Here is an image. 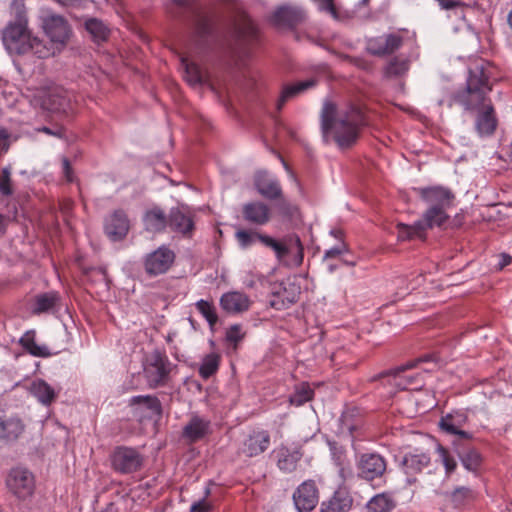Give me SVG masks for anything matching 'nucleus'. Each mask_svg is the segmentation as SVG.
Returning a JSON list of instances; mask_svg holds the SVG:
<instances>
[{
	"label": "nucleus",
	"mask_w": 512,
	"mask_h": 512,
	"mask_svg": "<svg viewBox=\"0 0 512 512\" xmlns=\"http://www.w3.org/2000/svg\"><path fill=\"white\" fill-rule=\"evenodd\" d=\"M500 258H501V260L498 264L499 269H503L504 267L508 266L512 262V256H510L506 253H502L500 255Z\"/></svg>",
	"instance_id": "774afa93"
},
{
	"label": "nucleus",
	"mask_w": 512,
	"mask_h": 512,
	"mask_svg": "<svg viewBox=\"0 0 512 512\" xmlns=\"http://www.w3.org/2000/svg\"><path fill=\"white\" fill-rule=\"evenodd\" d=\"M427 229L430 228L428 227V222L423 217L412 225L397 224L398 238L400 240L425 239Z\"/></svg>",
	"instance_id": "473e14b6"
},
{
	"label": "nucleus",
	"mask_w": 512,
	"mask_h": 512,
	"mask_svg": "<svg viewBox=\"0 0 512 512\" xmlns=\"http://www.w3.org/2000/svg\"><path fill=\"white\" fill-rule=\"evenodd\" d=\"M38 130L43 132V133H46L48 135H52V136L59 137V138H62L63 134H64L62 128H58L56 130H52L49 127L43 126V127L39 128Z\"/></svg>",
	"instance_id": "0e129e2a"
},
{
	"label": "nucleus",
	"mask_w": 512,
	"mask_h": 512,
	"mask_svg": "<svg viewBox=\"0 0 512 512\" xmlns=\"http://www.w3.org/2000/svg\"><path fill=\"white\" fill-rule=\"evenodd\" d=\"M271 437L267 430L254 429L243 439L238 453L245 457H257L270 446Z\"/></svg>",
	"instance_id": "ddd939ff"
},
{
	"label": "nucleus",
	"mask_w": 512,
	"mask_h": 512,
	"mask_svg": "<svg viewBox=\"0 0 512 512\" xmlns=\"http://www.w3.org/2000/svg\"><path fill=\"white\" fill-rule=\"evenodd\" d=\"M254 186L257 192L267 200H278L280 209L287 210L289 204L283 198V191L279 181L265 171H259L254 176Z\"/></svg>",
	"instance_id": "f8f14e48"
},
{
	"label": "nucleus",
	"mask_w": 512,
	"mask_h": 512,
	"mask_svg": "<svg viewBox=\"0 0 512 512\" xmlns=\"http://www.w3.org/2000/svg\"><path fill=\"white\" fill-rule=\"evenodd\" d=\"M6 487L19 499L31 496L35 489L34 475L26 468H12L6 476Z\"/></svg>",
	"instance_id": "9d476101"
},
{
	"label": "nucleus",
	"mask_w": 512,
	"mask_h": 512,
	"mask_svg": "<svg viewBox=\"0 0 512 512\" xmlns=\"http://www.w3.org/2000/svg\"><path fill=\"white\" fill-rule=\"evenodd\" d=\"M467 421V416L463 413L447 414L443 416L439 422L442 431L456 436L454 441H471L472 435L464 430L462 427Z\"/></svg>",
	"instance_id": "5701e85b"
},
{
	"label": "nucleus",
	"mask_w": 512,
	"mask_h": 512,
	"mask_svg": "<svg viewBox=\"0 0 512 512\" xmlns=\"http://www.w3.org/2000/svg\"><path fill=\"white\" fill-rule=\"evenodd\" d=\"M356 467L360 478L373 481L384 476L387 462L378 453H363L358 457Z\"/></svg>",
	"instance_id": "9b49d317"
},
{
	"label": "nucleus",
	"mask_w": 512,
	"mask_h": 512,
	"mask_svg": "<svg viewBox=\"0 0 512 512\" xmlns=\"http://www.w3.org/2000/svg\"><path fill=\"white\" fill-rule=\"evenodd\" d=\"M257 240H259L261 243H263L265 246L267 247H272L273 245H275V239H273L272 237L268 236V235H264V234H261L258 232V236H257Z\"/></svg>",
	"instance_id": "338daca9"
},
{
	"label": "nucleus",
	"mask_w": 512,
	"mask_h": 512,
	"mask_svg": "<svg viewBox=\"0 0 512 512\" xmlns=\"http://www.w3.org/2000/svg\"><path fill=\"white\" fill-rule=\"evenodd\" d=\"M259 41V30L254 22L244 17L236 30V42L242 51H250Z\"/></svg>",
	"instance_id": "393cba45"
},
{
	"label": "nucleus",
	"mask_w": 512,
	"mask_h": 512,
	"mask_svg": "<svg viewBox=\"0 0 512 512\" xmlns=\"http://www.w3.org/2000/svg\"><path fill=\"white\" fill-rule=\"evenodd\" d=\"M440 7L445 10H452L457 7H462L464 4L458 0H437Z\"/></svg>",
	"instance_id": "052dcab7"
},
{
	"label": "nucleus",
	"mask_w": 512,
	"mask_h": 512,
	"mask_svg": "<svg viewBox=\"0 0 512 512\" xmlns=\"http://www.w3.org/2000/svg\"><path fill=\"white\" fill-rule=\"evenodd\" d=\"M173 3L182 8H190L196 12L197 8L194 7L195 0H172Z\"/></svg>",
	"instance_id": "69168bd1"
},
{
	"label": "nucleus",
	"mask_w": 512,
	"mask_h": 512,
	"mask_svg": "<svg viewBox=\"0 0 512 512\" xmlns=\"http://www.w3.org/2000/svg\"><path fill=\"white\" fill-rule=\"evenodd\" d=\"M113 470L120 474H132L144 464V456L138 449L129 446H116L110 455Z\"/></svg>",
	"instance_id": "0eeeda50"
},
{
	"label": "nucleus",
	"mask_w": 512,
	"mask_h": 512,
	"mask_svg": "<svg viewBox=\"0 0 512 512\" xmlns=\"http://www.w3.org/2000/svg\"><path fill=\"white\" fill-rule=\"evenodd\" d=\"M332 459L339 468V473L343 479L351 475V470L347 465V456L344 448L336 442H328Z\"/></svg>",
	"instance_id": "4c0bfd02"
},
{
	"label": "nucleus",
	"mask_w": 512,
	"mask_h": 512,
	"mask_svg": "<svg viewBox=\"0 0 512 512\" xmlns=\"http://www.w3.org/2000/svg\"><path fill=\"white\" fill-rule=\"evenodd\" d=\"M301 288L290 280L281 282L272 292L270 305L276 310H283L295 304L300 297Z\"/></svg>",
	"instance_id": "2eb2a0df"
},
{
	"label": "nucleus",
	"mask_w": 512,
	"mask_h": 512,
	"mask_svg": "<svg viewBox=\"0 0 512 512\" xmlns=\"http://www.w3.org/2000/svg\"><path fill=\"white\" fill-rule=\"evenodd\" d=\"M62 171L63 175L67 182H73L74 180V173L73 168L71 166V163L68 158L64 157L62 159Z\"/></svg>",
	"instance_id": "13d9d810"
},
{
	"label": "nucleus",
	"mask_w": 512,
	"mask_h": 512,
	"mask_svg": "<svg viewBox=\"0 0 512 512\" xmlns=\"http://www.w3.org/2000/svg\"><path fill=\"white\" fill-rule=\"evenodd\" d=\"M209 494H210V490L206 489L205 497L203 499H200V500L194 502L191 505L189 512H212L214 509V506L210 501H208L206 499Z\"/></svg>",
	"instance_id": "5fc2aeb1"
},
{
	"label": "nucleus",
	"mask_w": 512,
	"mask_h": 512,
	"mask_svg": "<svg viewBox=\"0 0 512 512\" xmlns=\"http://www.w3.org/2000/svg\"><path fill=\"white\" fill-rule=\"evenodd\" d=\"M346 252H348V246L345 242L341 241L335 247H332L325 251L324 260L340 258Z\"/></svg>",
	"instance_id": "6e6d98bb"
},
{
	"label": "nucleus",
	"mask_w": 512,
	"mask_h": 512,
	"mask_svg": "<svg viewBox=\"0 0 512 512\" xmlns=\"http://www.w3.org/2000/svg\"><path fill=\"white\" fill-rule=\"evenodd\" d=\"M176 373L177 365L169 360L164 351L155 349L146 358L144 376L150 388L167 386Z\"/></svg>",
	"instance_id": "39448f33"
},
{
	"label": "nucleus",
	"mask_w": 512,
	"mask_h": 512,
	"mask_svg": "<svg viewBox=\"0 0 512 512\" xmlns=\"http://www.w3.org/2000/svg\"><path fill=\"white\" fill-rule=\"evenodd\" d=\"M176 255L172 249L162 245L143 258V268L149 277L167 273L175 262Z\"/></svg>",
	"instance_id": "1a4fd4ad"
},
{
	"label": "nucleus",
	"mask_w": 512,
	"mask_h": 512,
	"mask_svg": "<svg viewBox=\"0 0 512 512\" xmlns=\"http://www.w3.org/2000/svg\"><path fill=\"white\" fill-rule=\"evenodd\" d=\"M353 499L345 490L336 491L333 496L321 504V512H348Z\"/></svg>",
	"instance_id": "7c9ffc66"
},
{
	"label": "nucleus",
	"mask_w": 512,
	"mask_h": 512,
	"mask_svg": "<svg viewBox=\"0 0 512 512\" xmlns=\"http://www.w3.org/2000/svg\"><path fill=\"white\" fill-rule=\"evenodd\" d=\"M87 274H95L101 277L103 281H108V275L106 268L104 267H97V268H91L86 271Z\"/></svg>",
	"instance_id": "e2e57ef3"
},
{
	"label": "nucleus",
	"mask_w": 512,
	"mask_h": 512,
	"mask_svg": "<svg viewBox=\"0 0 512 512\" xmlns=\"http://www.w3.org/2000/svg\"><path fill=\"white\" fill-rule=\"evenodd\" d=\"M33 53L40 59L48 58L54 55L57 51H51L42 40L37 37H31L29 41V47L27 49V53Z\"/></svg>",
	"instance_id": "09e8293b"
},
{
	"label": "nucleus",
	"mask_w": 512,
	"mask_h": 512,
	"mask_svg": "<svg viewBox=\"0 0 512 512\" xmlns=\"http://www.w3.org/2000/svg\"><path fill=\"white\" fill-rule=\"evenodd\" d=\"M433 360V356L430 354L418 357L412 361H408L406 364L401 365L395 369H391L388 371H383L375 376H373L370 381L374 382L377 380H381L387 377H392L393 385L399 387L400 389H409L413 386L416 388V385L419 384V374L402 377L401 374L405 371L417 367L420 363L429 362Z\"/></svg>",
	"instance_id": "6e6552de"
},
{
	"label": "nucleus",
	"mask_w": 512,
	"mask_h": 512,
	"mask_svg": "<svg viewBox=\"0 0 512 512\" xmlns=\"http://www.w3.org/2000/svg\"><path fill=\"white\" fill-rule=\"evenodd\" d=\"M0 193L3 196H10L13 193L10 167L0 170Z\"/></svg>",
	"instance_id": "603ef678"
},
{
	"label": "nucleus",
	"mask_w": 512,
	"mask_h": 512,
	"mask_svg": "<svg viewBox=\"0 0 512 512\" xmlns=\"http://www.w3.org/2000/svg\"><path fill=\"white\" fill-rule=\"evenodd\" d=\"M129 403L130 405L144 404L155 415H162V405L156 396H134L130 399Z\"/></svg>",
	"instance_id": "c03bdc74"
},
{
	"label": "nucleus",
	"mask_w": 512,
	"mask_h": 512,
	"mask_svg": "<svg viewBox=\"0 0 512 512\" xmlns=\"http://www.w3.org/2000/svg\"><path fill=\"white\" fill-rule=\"evenodd\" d=\"M371 512H390L394 508L392 499L386 494L374 496L367 504Z\"/></svg>",
	"instance_id": "37998d69"
},
{
	"label": "nucleus",
	"mask_w": 512,
	"mask_h": 512,
	"mask_svg": "<svg viewBox=\"0 0 512 512\" xmlns=\"http://www.w3.org/2000/svg\"><path fill=\"white\" fill-rule=\"evenodd\" d=\"M277 467L284 473H292L297 469L298 463L303 456L301 447H288L281 445L275 450Z\"/></svg>",
	"instance_id": "b1692460"
},
{
	"label": "nucleus",
	"mask_w": 512,
	"mask_h": 512,
	"mask_svg": "<svg viewBox=\"0 0 512 512\" xmlns=\"http://www.w3.org/2000/svg\"><path fill=\"white\" fill-rule=\"evenodd\" d=\"M253 301L250 297L241 291H229L220 297L219 305L221 309L230 315H239L247 312Z\"/></svg>",
	"instance_id": "412c9836"
},
{
	"label": "nucleus",
	"mask_w": 512,
	"mask_h": 512,
	"mask_svg": "<svg viewBox=\"0 0 512 512\" xmlns=\"http://www.w3.org/2000/svg\"><path fill=\"white\" fill-rule=\"evenodd\" d=\"M210 431V421L199 416H193L184 426L182 436L189 442H197Z\"/></svg>",
	"instance_id": "c756f323"
},
{
	"label": "nucleus",
	"mask_w": 512,
	"mask_h": 512,
	"mask_svg": "<svg viewBox=\"0 0 512 512\" xmlns=\"http://www.w3.org/2000/svg\"><path fill=\"white\" fill-rule=\"evenodd\" d=\"M225 337L227 342L236 349L238 344L244 339L245 333L242 331L240 324H234L227 329Z\"/></svg>",
	"instance_id": "864d4df0"
},
{
	"label": "nucleus",
	"mask_w": 512,
	"mask_h": 512,
	"mask_svg": "<svg viewBox=\"0 0 512 512\" xmlns=\"http://www.w3.org/2000/svg\"><path fill=\"white\" fill-rule=\"evenodd\" d=\"M315 85L316 80L312 78L299 81L295 84L285 85L277 102V110L280 111L288 100L314 87Z\"/></svg>",
	"instance_id": "f704fd0d"
},
{
	"label": "nucleus",
	"mask_w": 512,
	"mask_h": 512,
	"mask_svg": "<svg viewBox=\"0 0 512 512\" xmlns=\"http://www.w3.org/2000/svg\"><path fill=\"white\" fill-rule=\"evenodd\" d=\"M12 13L14 20L10 21L3 31V44L10 54H26L32 35L27 29L25 6L22 1L13 2Z\"/></svg>",
	"instance_id": "20e7f679"
},
{
	"label": "nucleus",
	"mask_w": 512,
	"mask_h": 512,
	"mask_svg": "<svg viewBox=\"0 0 512 512\" xmlns=\"http://www.w3.org/2000/svg\"><path fill=\"white\" fill-rule=\"evenodd\" d=\"M144 229L150 233H162L168 226V215L155 205L147 209L142 218Z\"/></svg>",
	"instance_id": "cd10ccee"
},
{
	"label": "nucleus",
	"mask_w": 512,
	"mask_h": 512,
	"mask_svg": "<svg viewBox=\"0 0 512 512\" xmlns=\"http://www.w3.org/2000/svg\"><path fill=\"white\" fill-rule=\"evenodd\" d=\"M470 441H453V450L459 457L462 465L469 471H477L481 465L482 457L473 447L468 445Z\"/></svg>",
	"instance_id": "bb28decb"
},
{
	"label": "nucleus",
	"mask_w": 512,
	"mask_h": 512,
	"mask_svg": "<svg viewBox=\"0 0 512 512\" xmlns=\"http://www.w3.org/2000/svg\"><path fill=\"white\" fill-rule=\"evenodd\" d=\"M293 501L299 512L312 511L319 502V491L315 481H304L293 493Z\"/></svg>",
	"instance_id": "f3484780"
},
{
	"label": "nucleus",
	"mask_w": 512,
	"mask_h": 512,
	"mask_svg": "<svg viewBox=\"0 0 512 512\" xmlns=\"http://www.w3.org/2000/svg\"><path fill=\"white\" fill-rule=\"evenodd\" d=\"M60 296L57 292L50 291L38 294L34 297L32 313L40 315L42 313L52 312L59 304Z\"/></svg>",
	"instance_id": "72a5a7b5"
},
{
	"label": "nucleus",
	"mask_w": 512,
	"mask_h": 512,
	"mask_svg": "<svg viewBox=\"0 0 512 512\" xmlns=\"http://www.w3.org/2000/svg\"><path fill=\"white\" fill-rule=\"evenodd\" d=\"M241 213L243 220L254 226L266 225L272 216L270 207L262 201H250L243 204Z\"/></svg>",
	"instance_id": "4be33fe9"
},
{
	"label": "nucleus",
	"mask_w": 512,
	"mask_h": 512,
	"mask_svg": "<svg viewBox=\"0 0 512 512\" xmlns=\"http://www.w3.org/2000/svg\"><path fill=\"white\" fill-rule=\"evenodd\" d=\"M35 100L43 110L51 113L67 115L73 111L70 93L59 86L39 90Z\"/></svg>",
	"instance_id": "423d86ee"
},
{
	"label": "nucleus",
	"mask_w": 512,
	"mask_h": 512,
	"mask_svg": "<svg viewBox=\"0 0 512 512\" xmlns=\"http://www.w3.org/2000/svg\"><path fill=\"white\" fill-rule=\"evenodd\" d=\"M30 392L40 403L46 406L54 402L58 396V392L42 379H37L32 382Z\"/></svg>",
	"instance_id": "c9c22d12"
},
{
	"label": "nucleus",
	"mask_w": 512,
	"mask_h": 512,
	"mask_svg": "<svg viewBox=\"0 0 512 512\" xmlns=\"http://www.w3.org/2000/svg\"><path fill=\"white\" fill-rule=\"evenodd\" d=\"M414 190L428 205L422 216L428 222V227L441 228L450 218L448 210L454 206L456 198L454 192L441 185L420 187Z\"/></svg>",
	"instance_id": "7ed1b4c3"
},
{
	"label": "nucleus",
	"mask_w": 512,
	"mask_h": 512,
	"mask_svg": "<svg viewBox=\"0 0 512 512\" xmlns=\"http://www.w3.org/2000/svg\"><path fill=\"white\" fill-rule=\"evenodd\" d=\"M436 451L438 453L439 459L445 468L446 476L449 477L457 468V462L455 458L452 456L450 451L444 446L438 444Z\"/></svg>",
	"instance_id": "de8ad7c7"
},
{
	"label": "nucleus",
	"mask_w": 512,
	"mask_h": 512,
	"mask_svg": "<svg viewBox=\"0 0 512 512\" xmlns=\"http://www.w3.org/2000/svg\"><path fill=\"white\" fill-rule=\"evenodd\" d=\"M403 45V37L398 33L383 34L367 41L366 49L374 56H386L394 53Z\"/></svg>",
	"instance_id": "a211bd4d"
},
{
	"label": "nucleus",
	"mask_w": 512,
	"mask_h": 512,
	"mask_svg": "<svg viewBox=\"0 0 512 512\" xmlns=\"http://www.w3.org/2000/svg\"><path fill=\"white\" fill-rule=\"evenodd\" d=\"M271 248L275 251L277 258L280 260L285 258L289 253V248L278 241H275V245Z\"/></svg>",
	"instance_id": "bf43d9fd"
},
{
	"label": "nucleus",
	"mask_w": 512,
	"mask_h": 512,
	"mask_svg": "<svg viewBox=\"0 0 512 512\" xmlns=\"http://www.w3.org/2000/svg\"><path fill=\"white\" fill-rule=\"evenodd\" d=\"M475 497L474 491L468 487H458L451 493V501L455 504V506H461L469 501L473 500Z\"/></svg>",
	"instance_id": "8fccbe9b"
},
{
	"label": "nucleus",
	"mask_w": 512,
	"mask_h": 512,
	"mask_svg": "<svg viewBox=\"0 0 512 512\" xmlns=\"http://www.w3.org/2000/svg\"><path fill=\"white\" fill-rule=\"evenodd\" d=\"M198 312L207 320L210 327H214L218 322L216 308L212 302L199 300L195 304Z\"/></svg>",
	"instance_id": "a18cd8bd"
},
{
	"label": "nucleus",
	"mask_w": 512,
	"mask_h": 512,
	"mask_svg": "<svg viewBox=\"0 0 512 512\" xmlns=\"http://www.w3.org/2000/svg\"><path fill=\"white\" fill-rule=\"evenodd\" d=\"M216 33L211 21L202 15H198L195 25L194 41L201 50H208L216 40Z\"/></svg>",
	"instance_id": "a878e982"
},
{
	"label": "nucleus",
	"mask_w": 512,
	"mask_h": 512,
	"mask_svg": "<svg viewBox=\"0 0 512 512\" xmlns=\"http://www.w3.org/2000/svg\"><path fill=\"white\" fill-rule=\"evenodd\" d=\"M320 119L325 141L331 136L340 148L354 145L361 128L366 125L365 114L360 107L352 105L338 111L336 104L331 101L324 102Z\"/></svg>",
	"instance_id": "f03ea898"
},
{
	"label": "nucleus",
	"mask_w": 512,
	"mask_h": 512,
	"mask_svg": "<svg viewBox=\"0 0 512 512\" xmlns=\"http://www.w3.org/2000/svg\"><path fill=\"white\" fill-rule=\"evenodd\" d=\"M409 70V61L407 59L394 57L386 66L385 74L387 77H400Z\"/></svg>",
	"instance_id": "49530a36"
},
{
	"label": "nucleus",
	"mask_w": 512,
	"mask_h": 512,
	"mask_svg": "<svg viewBox=\"0 0 512 512\" xmlns=\"http://www.w3.org/2000/svg\"><path fill=\"white\" fill-rule=\"evenodd\" d=\"M173 232L190 238L195 229L193 215L184 207H173L168 214V226Z\"/></svg>",
	"instance_id": "aec40b11"
},
{
	"label": "nucleus",
	"mask_w": 512,
	"mask_h": 512,
	"mask_svg": "<svg viewBox=\"0 0 512 512\" xmlns=\"http://www.w3.org/2000/svg\"><path fill=\"white\" fill-rule=\"evenodd\" d=\"M314 390L308 383H301L296 387L295 392L290 396V403L295 406H301L312 400Z\"/></svg>",
	"instance_id": "79ce46f5"
},
{
	"label": "nucleus",
	"mask_w": 512,
	"mask_h": 512,
	"mask_svg": "<svg viewBox=\"0 0 512 512\" xmlns=\"http://www.w3.org/2000/svg\"><path fill=\"white\" fill-rule=\"evenodd\" d=\"M221 356L218 353H210L203 357L202 363L199 367V375L203 379H209L219 369Z\"/></svg>",
	"instance_id": "a19ab883"
},
{
	"label": "nucleus",
	"mask_w": 512,
	"mask_h": 512,
	"mask_svg": "<svg viewBox=\"0 0 512 512\" xmlns=\"http://www.w3.org/2000/svg\"><path fill=\"white\" fill-rule=\"evenodd\" d=\"M12 143V135L7 129L0 128V156L5 154Z\"/></svg>",
	"instance_id": "4d7b16f0"
},
{
	"label": "nucleus",
	"mask_w": 512,
	"mask_h": 512,
	"mask_svg": "<svg viewBox=\"0 0 512 512\" xmlns=\"http://www.w3.org/2000/svg\"><path fill=\"white\" fill-rule=\"evenodd\" d=\"M493 67L485 60H476L468 68L466 86L453 94V100L466 111H475L474 128L482 137H491L498 127V117L491 98L490 81Z\"/></svg>",
	"instance_id": "f257e3e1"
},
{
	"label": "nucleus",
	"mask_w": 512,
	"mask_h": 512,
	"mask_svg": "<svg viewBox=\"0 0 512 512\" xmlns=\"http://www.w3.org/2000/svg\"><path fill=\"white\" fill-rule=\"evenodd\" d=\"M43 28L51 42L64 46L71 34L67 20L56 14H48L43 19Z\"/></svg>",
	"instance_id": "dca6fc26"
},
{
	"label": "nucleus",
	"mask_w": 512,
	"mask_h": 512,
	"mask_svg": "<svg viewBox=\"0 0 512 512\" xmlns=\"http://www.w3.org/2000/svg\"><path fill=\"white\" fill-rule=\"evenodd\" d=\"M85 28L94 42L100 43L108 39L110 30L101 20L90 18L85 22Z\"/></svg>",
	"instance_id": "58836bf2"
},
{
	"label": "nucleus",
	"mask_w": 512,
	"mask_h": 512,
	"mask_svg": "<svg viewBox=\"0 0 512 512\" xmlns=\"http://www.w3.org/2000/svg\"><path fill=\"white\" fill-rule=\"evenodd\" d=\"M258 232L254 230L239 229L235 233V238L239 246L246 249L253 245L257 240Z\"/></svg>",
	"instance_id": "3c124183"
},
{
	"label": "nucleus",
	"mask_w": 512,
	"mask_h": 512,
	"mask_svg": "<svg viewBox=\"0 0 512 512\" xmlns=\"http://www.w3.org/2000/svg\"><path fill=\"white\" fill-rule=\"evenodd\" d=\"M130 229V220L127 213L122 209L113 211L106 217L104 222L105 234L112 241L123 240Z\"/></svg>",
	"instance_id": "6ab92c4d"
},
{
	"label": "nucleus",
	"mask_w": 512,
	"mask_h": 512,
	"mask_svg": "<svg viewBox=\"0 0 512 512\" xmlns=\"http://www.w3.org/2000/svg\"><path fill=\"white\" fill-rule=\"evenodd\" d=\"M431 465L429 453L415 449L413 452L406 453L401 460V467L407 476V482L413 484L417 481V476Z\"/></svg>",
	"instance_id": "4468645a"
},
{
	"label": "nucleus",
	"mask_w": 512,
	"mask_h": 512,
	"mask_svg": "<svg viewBox=\"0 0 512 512\" xmlns=\"http://www.w3.org/2000/svg\"><path fill=\"white\" fill-rule=\"evenodd\" d=\"M25 425L19 417L0 418V440L15 441L24 432Z\"/></svg>",
	"instance_id": "2f4dec72"
},
{
	"label": "nucleus",
	"mask_w": 512,
	"mask_h": 512,
	"mask_svg": "<svg viewBox=\"0 0 512 512\" xmlns=\"http://www.w3.org/2000/svg\"><path fill=\"white\" fill-rule=\"evenodd\" d=\"M36 333L34 330H29L20 338L19 344L30 355L35 357H49L51 352L45 345H38L35 341Z\"/></svg>",
	"instance_id": "e433bc0d"
},
{
	"label": "nucleus",
	"mask_w": 512,
	"mask_h": 512,
	"mask_svg": "<svg viewBox=\"0 0 512 512\" xmlns=\"http://www.w3.org/2000/svg\"><path fill=\"white\" fill-rule=\"evenodd\" d=\"M343 59L362 69H366L368 67L367 62L362 58L345 55L343 56Z\"/></svg>",
	"instance_id": "680f3d73"
},
{
	"label": "nucleus",
	"mask_w": 512,
	"mask_h": 512,
	"mask_svg": "<svg viewBox=\"0 0 512 512\" xmlns=\"http://www.w3.org/2000/svg\"><path fill=\"white\" fill-rule=\"evenodd\" d=\"M181 64L184 68V79L189 85L198 86L204 83L201 69L196 63L189 62L187 58L182 57Z\"/></svg>",
	"instance_id": "ea45409f"
},
{
	"label": "nucleus",
	"mask_w": 512,
	"mask_h": 512,
	"mask_svg": "<svg viewBox=\"0 0 512 512\" xmlns=\"http://www.w3.org/2000/svg\"><path fill=\"white\" fill-rule=\"evenodd\" d=\"M306 18L303 10L293 7H280L272 15V21L276 26L295 28Z\"/></svg>",
	"instance_id": "c85d7f7f"
}]
</instances>
